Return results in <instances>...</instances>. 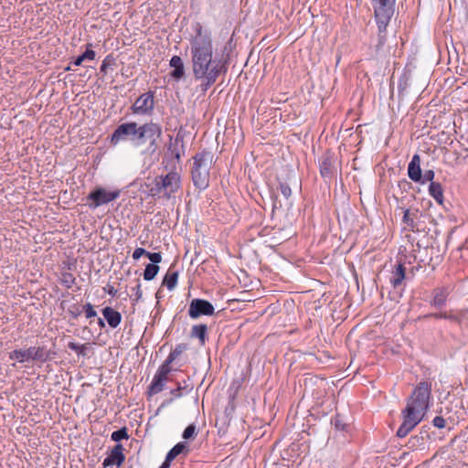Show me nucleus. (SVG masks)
<instances>
[{
	"label": "nucleus",
	"instance_id": "f257e3e1",
	"mask_svg": "<svg viewBox=\"0 0 468 468\" xmlns=\"http://www.w3.org/2000/svg\"><path fill=\"white\" fill-rule=\"evenodd\" d=\"M196 36L190 40L193 75L202 80V90H207L221 74H226L229 62L227 46L220 53L215 52L211 33L204 31L201 25L196 27Z\"/></svg>",
	"mask_w": 468,
	"mask_h": 468
},
{
	"label": "nucleus",
	"instance_id": "f03ea898",
	"mask_svg": "<svg viewBox=\"0 0 468 468\" xmlns=\"http://www.w3.org/2000/svg\"><path fill=\"white\" fill-rule=\"evenodd\" d=\"M163 129L160 123L153 121L138 124L135 122H124L117 126L111 136V144L130 141L135 147H144L143 154L152 156L160 148Z\"/></svg>",
	"mask_w": 468,
	"mask_h": 468
},
{
	"label": "nucleus",
	"instance_id": "7ed1b4c3",
	"mask_svg": "<svg viewBox=\"0 0 468 468\" xmlns=\"http://www.w3.org/2000/svg\"><path fill=\"white\" fill-rule=\"evenodd\" d=\"M431 396V383L422 381L415 387L408 399L406 408L402 410L403 421L397 431L398 437H406L421 421L429 409Z\"/></svg>",
	"mask_w": 468,
	"mask_h": 468
},
{
	"label": "nucleus",
	"instance_id": "20e7f679",
	"mask_svg": "<svg viewBox=\"0 0 468 468\" xmlns=\"http://www.w3.org/2000/svg\"><path fill=\"white\" fill-rule=\"evenodd\" d=\"M193 160L192 182L197 189L205 190L209 186V170L213 162V154L207 150H203L197 153Z\"/></svg>",
	"mask_w": 468,
	"mask_h": 468
},
{
	"label": "nucleus",
	"instance_id": "39448f33",
	"mask_svg": "<svg viewBox=\"0 0 468 468\" xmlns=\"http://www.w3.org/2000/svg\"><path fill=\"white\" fill-rule=\"evenodd\" d=\"M185 133L180 129L176 134L175 140L167 145V150L163 157L162 165L165 170H176V165L180 163L181 157L185 154Z\"/></svg>",
	"mask_w": 468,
	"mask_h": 468
},
{
	"label": "nucleus",
	"instance_id": "423d86ee",
	"mask_svg": "<svg viewBox=\"0 0 468 468\" xmlns=\"http://www.w3.org/2000/svg\"><path fill=\"white\" fill-rule=\"evenodd\" d=\"M378 31L370 38V47L378 58H387L390 55L392 48L388 44V26L389 23H376Z\"/></svg>",
	"mask_w": 468,
	"mask_h": 468
},
{
	"label": "nucleus",
	"instance_id": "0eeeda50",
	"mask_svg": "<svg viewBox=\"0 0 468 468\" xmlns=\"http://www.w3.org/2000/svg\"><path fill=\"white\" fill-rule=\"evenodd\" d=\"M121 195V190H108L102 186H96L92 191L86 197V205L92 210L97 207L107 205L112 201L117 199Z\"/></svg>",
	"mask_w": 468,
	"mask_h": 468
},
{
	"label": "nucleus",
	"instance_id": "6e6552de",
	"mask_svg": "<svg viewBox=\"0 0 468 468\" xmlns=\"http://www.w3.org/2000/svg\"><path fill=\"white\" fill-rule=\"evenodd\" d=\"M376 23H389L394 12L396 0H370Z\"/></svg>",
	"mask_w": 468,
	"mask_h": 468
},
{
	"label": "nucleus",
	"instance_id": "1a4fd4ad",
	"mask_svg": "<svg viewBox=\"0 0 468 468\" xmlns=\"http://www.w3.org/2000/svg\"><path fill=\"white\" fill-rule=\"evenodd\" d=\"M154 109V91L149 90L140 95L130 107L133 114L150 116Z\"/></svg>",
	"mask_w": 468,
	"mask_h": 468
},
{
	"label": "nucleus",
	"instance_id": "9d476101",
	"mask_svg": "<svg viewBox=\"0 0 468 468\" xmlns=\"http://www.w3.org/2000/svg\"><path fill=\"white\" fill-rule=\"evenodd\" d=\"M165 176H158V181L165 191V198L170 199L181 188V176L176 170H167Z\"/></svg>",
	"mask_w": 468,
	"mask_h": 468
},
{
	"label": "nucleus",
	"instance_id": "9b49d317",
	"mask_svg": "<svg viewBox=\"0 0 468 468\" xmlns=\"http://www.w3.org/2000/svg\"><path fill=\"white\" fill-rule=\"evenodd\" d=\"M215 313L213 304L205 299L195 298L189 303L188 315L197 319L202 315L210 316Z\"/></svg>",
	"mask_w": 468,
	"mask_h": 468
},
{
	"label": "nucleus",
	"instance_id": "f8f14e48",
	"mask_svg": "<svg viewBox=\"0 0 468 468\" xmlns=\"http://www.w3.org/2000/svg\"><path fill=\"white\" fill-rule=\"evenodd\" d=\"M123 451L124 448L121 443L115 444V446L112 449L111 452L104 459L102 463L103 468H107L109 466L113 465L120 467L125 460Z\"/></svg>",
	"mask_w": 468,
	"mask_h": 468
},
{
	"label": "nucleus",
	"instance_id": "ddd939ff",
	"mask_svg": "<svg viewBox=\"0 0 468 468\" xmlns=\"http://www.w3.org/2000/svg\"><path fill=\"white\" fill-rule=\"evenodd\" d=\"M450 289L446 286L436 287L432 290V299L431 306L441 309L445 306L448 297L450 295Z\"/></svg>",
	"mask_w": 468,
	"mask_h": 468
},
{
	"label": "nucleus",
	"instance_id": "4468645a",
	"mask_svg": "<svg viewBox=\"0 0 468 468\" xmlns=\"http://www.w3.org/2000/svg\"><path fill=\"white\" fill-rule=\"evenodd\" d=\"M320 174L324 178H331L334 175V154L331 151H326L319 165Z\"/></svg>",
	"mask_w": 468,
	"mask_h": 468
},
{
	"label": "nucleus",
	"instance_id": "2eb2a0df",
	"mask_svg": "<svg viewBox=\"0 0 468 468\" xmlns=\"http://www.w3.org/2000/svg\"><path fill=\"white\" fill-rule=\"evenodd\" d=\"M407 279L406 267L399 262L391 272L389 279L390 284L394 289H400L404 286V281Z\"/></svg>",
	"mask_w": 468,
	"mask_h": 468
},
{
	"label": "nucleus",
	"instance_id": "dca6fc26",
	"mask_svg": "<svg viewBox=\"0 0 468 468\" xmlns=\"http://www.w3.org/2000/svg\"><path fill=\"white\" fill-rule=\"evenodd\" d=\"M408 176L413 182H420L422 179V171L420 168V157L414 154L408 165Z\"/></svg>",
	"mask_w": 468,
	"mask_h": 468
},
{
	"label": "nucleus",
	"instance_id": "f3484780",
	"mask_svg": "<svg viewBox=\"0 0 468 468\" xmlns=\"http://www.w3.org/2000/svg\"><path fill=\"white\" fill-rule=\"evenodd\" d=\"M169 66L174 69L170 72L171 78L180 80L185 77V65L181 57L175 55L169 61Z\"/></svg>",
	"mask_w": 468,
	"mask_h": 468
},
{
	"label": "nucleus",
	"instance_id": "a211bd4d",
	"mask_svg": "<svg viewBox=\"0 0 468 468\" xmlns=\"http://www.w3.org/2000/svg\"><path fill=\"white\" fill-rule=\"evenodd\" d=\"M104 319L112 328H116L122 322V314L112 307L106 306L101 311Z\"/></svg>",
	"mask_w": 468,
	"mask_h": 468
},
{
	"label": "nucleus",
	"instance_id": "6ab92c4d",
	"mask_svg": "<svg viewBox=\"0 0 468 468\" xmlns=\"http://www.w3.org/2000/svg\"><path fill=\"white\" fill-rule=\"evenodd\" d=\"M189 452V447L186 441H180L176 443L166 454L165 462L171 465L172 461H174L178 455L185 454L186 455Z\"/></svg>",
	"mask_w": 468,
	"mask_h": 468
},
{
	"label": "nucleus",
	"instance_id": "aec40b11",
	"mask_svg": "<svg viewBox=\"0 0 468 468\" xmlns=\"http://www.w3.org/2000/svg\"><path fill=\"white\" fill-rule=\"evenodd\" d=\"M33 347V359L32 361L46 363L52 359L55 352H51L45 346H32Z\"/></svg>",
	"mask_w": 468,
	"mask_h": 468
},
{
	"label": "nucleus",
	"instance_id": "412c9836",
	"mask_svg": "<svg viewBox=\"0 0 468 468\" xmlns=\"http://www.w3.org/2000/svg\"><path fill=\"white\" fill-rule=\"evenodd\" d=\"M10 360H16L19 363L28 362L33 359V347L27 349H15L9 353Z\"/></svg>",
	"mask_w": 468,
	"mask_h": 468
},
{
	"label": "nucleus",
	"instance_id": "4be33fe9",
	"mask_svg": "<svg viewBox=\"0 0 468 468\" xmlns=\"http://www.w3.org/2000/svg\"><path fill=\"white\" fill-rule=\"evenodd\" d=\"M190 336L197 338L201 346L207 340V325L205 324H195L191 328Z\"/></svg>",
	"mask_w": 468,
	"mask_h": 468
},
{
	"label": "nucleus",
	"instance_id": "5701e85b",
	"mask_svg": "<svg viewBox=\"0 0 468 468\" xmlns=\"http://www.w3.org/2000/svg\"><path fill=\"white\" fill-rule=\"evenodd\" d=\"M418 213H419L418 209H416L415 211H411L409 208H405L403 210L402 222L411 231H415V229H417V224L415 222V219L418 217Z\"/></svg>",
	"mask_w": 468,
	"mask_h": 468
},
{
	"label": "nucleus",
	"instance_id": "b1692460",
	"mask_svg": "<svg viewBox=\"0 0 468 468\" xmlns=\"http://www.w3.org/2000/svg\"><path fill=\"white\" fill-rule=\"evenodd\" d=\"M421 318H423V319H428V318L446 319V320H450L456 324L462 323V319L458 315L452 314V313H448V312L430 313V314H424L423 316L420 317V319H421Z\"/></svg>",
	"mask_w": 468,
	"mask_h": 468
},
{
	"label": "nucleus",
	"instance_id": "393cba45",
	"mask_svg": "<svg viewBox=\"0 0 468 468\" xmlns=\"http://www.w3.org/2000/svg\"><path fill=\"white\" fill-rule=\"evenodd\" d=\"M429 194L434 198L436 202L439 204H442L443 202V189L439 182L431 181L429 186Z\"/></svg>",
	"mask_w": 468,
	"mask_h": 468
},
{
	"label": "nucleus",
	"instance_id": "a878e982",
	"mask_svg": "<svg viewBox=\"0 0 468 468\" xmlns=\"http://www.w3.org/2000/svg\"><path fill=\"white\" fill-rule=\"evenodd\" d=\"M177 280L178 271H172L171 269H169L163 279L162 285L165 286L169 291H172L176 288L177 284Z\"/></svg>",
	"mask_w": 468,
	"mask_h": 468
},
{
	"label": "nucleus",
	"instance_id": "bb28decb",
	"mask_svg": "<svg viewBox=\"0 0 468 468\" xmlns=\"http://www.w3.org/2000/svg\"><path fill=\"white\" fill-rule=\"evenodd\" d=\"M165 381L166 379L154 375L150 386L148 387V394L152 396L161 392L165 388Z\"/></svg>",
	"mask_w": 468,
	"mask_h": 468
},
{
	"label": "nucleus",
	"instance_id": "cd10ccee",
	"mask_svg": "<svg viewBox=\"0 0 468 468\" xmlns=\"http://www.w3.org/2000/svg\"><path fill=\"white\" fill-rule=\"evenodd\" d=\"M91 43H88L86 45V50L81 55L78 56L73 61V64L75 66H80L82 62L86 59L93 60L95 58L96 53L94 50L91 49Z\"/></svg>",
	"mask_w": 468,
	"mask_h": 468
},
{
	"label": "nucleus",
	"instance_id": "c85d7f7f",
	"mask_svg": "<svg viewBox=\"0 0 468 468\" xmlns=\"http://www.w3.org/2000/svg\"><path fill=\"white\" fill-rule=\"evenodd\" d=\"M235 0H214V8H220L224 13H229L234 8Z\"/></svg>",
	"mask_w": 468,
	"mask_h": 468
},
{
	"label": "nucleus",
	"instance_id": "c756f323",
	"mask_svg": "<svg viewBox=\"0 0 468 468\" xmlns=\"http://www.w3.org/2000/svg\"><path fill=\"white\" fill-rule=\"evenodd\" d=\"M159 269L160 268L158 265H155L153 263L146 264L145 269L144 271V279L145 281L154 280L155 278V276L157 275Z\"/></svg>",
	"mask_w": 468,
	"mask_h": 468
},
{
	"label": "nucleus",
	"instance_id": "7c9ffc66",
	"mask_svg": "<svg viewBox=\"0 0 468 468\" xmlns=\"http://www.w3.org/2000/svg\"><path fill=\"white\" fill-rule=\"evenodd\" d=\"M60 283L65 286L67 289H70L76 282V278L74 275L68 271L61 272L60 276Z\"/></svg>",
	"mask_w": 468,
	"mask_h": 468
},
{
	"label": "nucleus",
	"instance_id": "2f4dec72",
	"mask_svg": "<svg viewBox=\"0 0 468 468\" xmlns=\"http://www.w3.org/2000/svg\"><path fill=\"white\" fill-rule=\"evenodd\" d=\"M129 438L128 429L126 427H122L117 431H114L111 434V439L115 442H120L122 440H127Z\"/></svg>",
	"mask_w": 468,
	"mask_h": 468
},
{
	"label": "nucleus",
	"instance_id": "473e14b6",
	"mask_svg": "<svg viewBox=\"0 0 468 468\" xmlns=\"http://www.w3.org/2000/svg\"><path fill=\"white\" fill-rule=\"evenodd\" d=\"M197 435V430L196 424L192 423L189 424L183 431L182 437L184 440H194L195 437Z\"/></svg>",
	"mask_w": 468,
	"mask_h": 468
},
{
	"label": "nucleus",
	"instance_id": "72a5a7b5",
	"mask_svg": "<svg viewBox=\"0 0 468 468\" xmlns=\"http://www.w3.org/2000/svg\"><path fill=\"white\" fill-rule=\"evenodd\" d=\"M68 348L75 351L79 356H86V345H80L75 342H69L68 343Z\"/></svg>",
	"mask_w": 468,
	"mask_h": 468
},
{
	"label": "nucleus",
	"instance_id": "f704fd0d",
	"mask_svg": "<svg viewBox=\"0 0 468 468\" xmlns=\"http://www.w3.org/2000/svg\"><path fill=\"white\" fill-rule=\"evenodd\" d=\"M150 195L152 197H165V191L161 186V183L158 181V176H156L154 180V186L150 188Z\"/></svg>",
	"mask_w": 468,
	"mask_h": 468
},
{
	"label": "nucleus",
	"instance_id": "c9c22d12",
	"mask_svg": "<svg viewBox=\"0 0 468 468\" xmlns=\"http://www.w3.org/2000/svg\"><path fill=\"white\" fill-rule=\"evenodd\" d=\"M136 282H137V284L132 288L133 294L131 297H132L133 304L137 303L143 297V292L141 289L140 282H139V280H136Z\"/></svg>",
	"mask_w": 468,
	"mask_h": 468
},
{
	"label": "nucleus",
	"instance_id": "e433bc0d",
	"mask_svg": "<svg viewBox=\"0 0 468 468\" xmlns=\"http://www.w3.org/2000/svg\"><path fill=\"white\" fill-rule=\"evenodd\" d=\"M114 63H115V58L112 54L107 55L105 57V58L102 60V63H101V68H100V71L103 75H106L107 74V70H108V67L110 65H113Z\"/></svg>",
	"mask_w": 468,
	"mask_h": 468
},
{
	"label": "nucleus",
	"instance_id": "4c0bfd02",
	"mask_svg": "<svg viewBox=\"0 0 468 468\" xmlns=\"http://www.w3.org/2000/svg\"><path fill=\"white\" fill-rule=\"evenodd\" d=\"M428 430L429 428H426L425 426L422 427L420 432V436H415L410 438V443H412V446H415V441L419 442L420 440L421 441V443H423L426 439L430 438Z\"/></svg>",
	"mask_w": 468,
	"mask_h": 468
},
{
	"label": "nucleus",
	"instance_id": "58836bf2",
	"mask_svg": "<svg viewBox=\"0 0 468 468\" xmlns=\"http://www.w3.org/2000/svg\"><path fill=\"white\" fill-rule=\"evenodd\" d=\"M83 311V306L80 307L78 303H73L68 308V314L73 318L77 319Z\"/></svg>",
	"mask_w": 468,
	"mask_h": 468
},
{
	"label": "nucleus",
	"instance_id": "ea45409f",
	"mask_svg": "<svg viewBox=\"0 0 468 468\" xmlns=\"http://www.w3.org/2000/svg\"><path fill=\"white\" fill-rule=\"evenodd\" d=\"M82 313L85 314L86 318L90 319L97 316V312L94 309V306L90 303H87L83 305Z\"/></svg>",
	"mask_w": 468,
	"mask_h": 468
},
{
	"label": "nucleus",
	"instance_id": "a19ab883",
	"mask_svg": "<svg viewBox=\"0 0 468 468\" xmlns=\"http://www.w3.org/2000/svg\"><path fill=\"white\" fill-rule=\"evenodd\" d=\"M279 189L283 197L288 199L292 196V189L290 185L287 182H279Z\"/></svg>",
	"mask_w": 468,
	"mask_h": 468
},
{
	"label": "nucleus",
	"instance_id": "79ce46f5",
	"mask_svg": "<svg viewBox=\"0 0 468 468\" xmlns=\"http://www.w3.org/2000/svg\"><path fill=\"white\" fill-rule=\"evenodd\" d=\"M408 86H409V77L406 74H403L399 78V84H398L399 95L402 94L406 90Z\"/></svg>",
	"mask_w": 468,
	"mask_h": 468
},
{
	"label": "nucleus",
	"instance_id": "37998d69",
	"mask_svg": "<svg viewBox=\"0 0 468 468\" xmlns=\"http://www.w3.org/2000/svg\"><path fill=\"white\" fill-rule=\"evenodd\" d=\"M172 368L170 366H166L165 364H162L159 368L157 369V372L155 373L156 376H160V378H163L167 380V376L171 372Z\"/></svg>",
	"mask_w": 468,
	"mask_h": 468
},
{
	"label": "nucleus",
	"instance_id": "c03bdc74",
	"mask_svg": "<svg viewBox=\"0 0 468 468\" xmlns=\"http://www.w3.org/2000/svg\"><path fill=\"white\" fill-rule=\"evenodd\" d=\"M146 257L150 260L151 263L158 265L162 261V255L160 252L147 251Z\"/></svg>",
	"mask_w": 468,
	"mask_h": 468
},
{
	"label": "nucleus",
	"instance_id": "a18cd8bd",
	"mask_svg": "<svg viewBox=\"0 0 468 468\" xmlns=\"http://www.w3.org/2000/svg\"><path fill=\"white\" fill-rule=\"evenodd\" d=\"M435 176V173L432 169L425 170L424 174H422V179L420 183L425 184L426 182L431 183Z\"/></svg>",
	"mask_w": 468,
	"mask_h": 468
},
{
	"label": "nucleus",
	"instance_id": "49530a36",
	"mask_svg": "<svg viewBox=\"0 0 468 468\" xmlns=\"http://www.w3.org/2000/svg\"><path fill=\"white\" fill-rule=\"evenodd\" d=\"M187 349V344L181 343L177 345L170 353H172L176 358Z\"/></svg>",
	"mask_w": 468,
	"mask_h": 468
},
{
	"label": "nucleus",
	"instance_id": "de8ad7c7",
	"mask_svg": "<svg viewBox=\"0 0 468 468\" xmlns=\"http://www.w3.org/2000/svg\"><path fill=\"white\" fill-rule=\"evenodd\" d=\"M432 424L434 427L438 428V429H442L445 427V424H446V420L443 417L441 416H436L433 420H432Z\"/></svg>",
	"mask_w": 468,
	"mask_h": 468
},
{
	"label": "nucleus",
	"instance_id": "09e8293b",
	"mask_svg": "<svg viewBox=\"0 0 468 468\" xmlns=\"http://www.w3.org/2000/svg\"><path fill=\"white\" fill-rule=\"evenodd\" d=\"M332 423L338 431H343L345 429V423H343L339 415H336L335 418L332 419Z\"/></svg>",
	"mask_w": 468,
	"mask_h": 468
},
{
	"label": "nucleus",
	"instance_id": "8fccbe9b",
	"mask_svg": "<svg viewBox=\"0 0 468 468\" xmlns=\"http://www.w3.org/2000/svg\"><path fill=\"white\" fill-rule=\"evenodd\" d=\"M146 253H147V250H145L144 248H137L133 250V259L137 261L139 260L142 256L145 255L146 256Z\"/></svg>",
	"mask_w": 468,
	"mask_h": 468
},
{
	"label": "nucleus",
	"instance_id": "3c124183",
	"mask_svg": "<svg viewBox=\"0 0 468 468\" xmlns=\"http://www.w3.org/2000/svg\"><path fill=\"white\" fill-rule=\"evenodd\" d=\"M186 388H183L181 385H178L176 388L175 389H172L171 390V394L175 397V398H180L182 396V390L183 389H186Z\"/></svg>",
	"mask_w": 468,
	"mask_h": 468
},
{
	"label": "nucleus",
	"instance_id": "603ef678",
	"mask_svg": "<svg viewBox=\"0 0 468 468\" xmlns=\"http://www.w3.org/2000/svg\"><path fill=\"white\" fill-rule=\"evenodd\" d=\"M176 359V357L172 353H169L168 356L166 357L163 364L170 366Z\"/></svg>",
	"mask_w": 468,
	"mask_h": 468
},
{
	"label": "nucleus",
	"instance_id": "864d4df0",
	"mask_svg": "<svg viewBox=\"0 0 468 468\" xmlns=\"http://www.w3.org/2000/svg\"><path fill=\"white\" fill-rule=\"evenodd\" d=\"M108 294L111 296H115L117 293V290L113 286H109V289L107 290Z\"/></svg>",
	"mask_w": 468,
	"mask_h": 468
},
{
	"label": "nucleus",
	"instance_id": "5fc2aeb1",
	"mask_svg": "<svg viewBox=\"0 0 468 468\" xmlns=\"http://www.w3.org/2000/svg\"><path fill=\"white\" fill-rule=\"evenodd\" d=\"M97 324H98V326L100 327V329H103L105 327V322L101 318H98Z\"/></svg>",
	"mask_w": 468,
	"mask_h": 468
},
{
	"label": "nucleus",
	"instance_id": "6e6d98bb",
	"mask_svg": "<svg viewBox=\"0 0 468 468\" xmlns=\"http://www.w3.org/2000/svg\"><path fill=\"white\" fill-rule=\"evenodd\" d=\"M399 186H410V183H409L407 180L404 179L401 182H399Z\"/></svg>",
	"mask_w": 468,
	"mask_h": 468
},
{
	"label": "nucleus",
	"instance_id": "4d7b16f0",
	"mask_svg": "<svg viewBox=\"0 0 468 468\" xmlns=\"http://www.w3.org/2000/svg\"><path fill=\"white\" fill-rule=\"evenodd\" d=\"M159 468H170V464L164 461Z\"/></svg>",
	"mask_w": 468,
	"mask_h": 468
},
{
	"label": "nucleus",
	"instance_id": "13d9d810",
	"mask_svg": "<svg viewBox=\"0 0 468 468\" xmlns=\"http://www.w3.org/2000/svg\"><path fill=\"white\" fill-rule=\"evenodd\" d=\"M156 298L159 299L161 296H160V291H158L155 294Z\"/></svg>",
	"mask_w": 468,
	"mask_h": 468
},
{
	"label": "nucleus",
	"instance_id": "bf43d9fd",
	"mask_svg": "<svg viewBox=\"0 0 468 468\" xmlns=\"http://www.w3.org/2000/svg\"><path fill=\"white\" fill-rule=\"evenodd\" d=\"M70 69H71V67H70L69 65L67 68H65V70H66V71H69V70H70Z\"/></svg>",
	"mask_w": 468,
	"mask_h": 468
},
{
	"label": "nucleus",
	"instance_id": "052dcab7",
	"mask_svg": "<svg viewBox=\"0 0 468 468\" xmlns=\"http://www.w3.org/2000/svg\"><path fill=\"white\" fill-rule=\"evenodd\" d=\"M130 468H133V467H130Z\"/></svg>",
	"mask_w": 468,
	"mask_h": 468
}]
</instances>
